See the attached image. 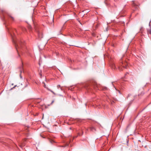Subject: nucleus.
Segmentation results:
<instances>
[{
    "instance_id": "4468645a",
    "label": "nucleus",
    "mask_w": 151,
    "mask_h": 151,
    "mask_svg": "<svg viewBox=\"0 0 151 151\" xmlns=\"http://www.w3.org/2000/svg\"><path fill=\"white\" fill-rule=\"evenodd\" d=\"M60 85H58L57 86V88H60Z\"/></svg>"
},
{
    "instance_id": "9b49d317",
    "label": "nucleus",
    "mask_w": 151,
    "mask_h": 151,
    "mask_svg": "<svg viewBox=\"0 0 151 151\" xmlns=\"http://www.w3.org/2000/svg\"><path fill=\"white\" fill-rule=\"evenodd\" d=\"M112 68L113 69H115L116 68V66L115 64H112Z\"/></svg>"
},
{
    "instance_id": "f03ea898",
    "label": "nucleus",
    "mask_w": 151,
    "mask_h": 151,
    "mask_svg": "<svg viewBox=\"0 0 151 151\" xmlns=\"http://www.w3.org/2000/svg\"><path fill=\"white\" fill-rule=\"evenodd\" d=\"M15 44L16 50L17 51L18 54H19V51H21V49L22 48V45L23 44V43H22V42L19 41L18 43H15Z\"/></svg>"
},
{
    "instance_id": "2eb2a0df",
    "label": "nucleus",
    "mask_w": 151,
    "mask_h": 151,
    "mask_svg": "<svg viewBox=\"0 0 151 151\" xmlns=\"http://www.w3.org/2000/svg\"><path fill=\"white\" fill-rule=\"evenodd\" d=\"M60 89L61 91H63V89L62 88V87H60Z\"/></svg>"
},
{
    "instance_id": "9d476101",
    "label": "nucleus",
    "mask_w": 151,
    "mask_h": 151,
    "mask_svg": "<svg viewBox=\"0 0 151 151\" xmlns=\"http://www.w3.org/2000/svg\"><path fill=\"white\" fill-rule=\"evenodd\" d=\"M22 71H23V67H22V66L20 68V76L21 77V78H22V77L21 76V73L22 72Z\"/></svg>"
},
{
    "instance_id": "39448f33",
    "label": "nucleus",
    "mask_w": 151,
    "mask_h": 151,
    "mask_svg": "<svg viewBox=\"0 0 151 151\" xmlns=\"http://www.w3.org/2000/svg\"><path fill=\"white\" fill-rule=\"evenodd\" d=\"M42 84H43V86L45 88H46L47 90L50 91L52 93L54 94L55 95L56 94L55 93L53 92V91H52V90L49 89V88H48L46 86L45 84V83L44 82H42Z\"/></svg>"
},
{
    "instance_id": "ddd939ff",
    "label": "nucleus",
    "mask_w": 151,
    "mask_h": 151,
    "mask_svg": "<svg viewBox=\"0 0 151 151\" xmlns=\"http://www.w3.org/2000/svg\"><path fill=\"white\" fill-rule=\"evenodd\" d=\"M82 134H80V133H78V135H77V136H75V137H74V138H76V137H77L78 136H81L82 135Z\"/></svg>"
},
{
    "instance_id": "1a4fd4ad",
    "label": "nucleus",
    "mask_w": 151,
    "mask_h": 151,
    "mask_svg": "<svg viewBox=\"0 0 151 151\" xmlns=\"http://www.w3.org/2000/svg\"><path fill=\"white\" fill-rule=\"evenodd\" d=\"M147 32L148 34L151 35V26H150V29H147Z\"/></svg>"
},
{
    "instance_id": "0eeeda50",
    "label": "nucleus",
    "mask_w": 151,
    "mask_h": 151,
    "mask_svg": "<svg viewBox=\"0 0 151 151\" xmlns=\"http://www.w3.org/2000/svg\"><path fill=\"white\" fill-rule=\"evenodd\" d=\"M8 16L9 17H10L13 20V21H14V17H13L11 15V14H7Z\"/></svg>"
},
{
    "instance_id": "20e7f679",
    "label": "nucleus",
    "mask_w": 151,
    "mask_h": 151,
    "mask_svg": "<svg viewBox=\"0 0 151 151\" xmlns=\"http://www.w3.org/2000/svg\"><path fill=\"white\" fill-rule=\"evenodd\" d=\"M8 31L10 33H13L14 35H15V32H17V30H16V29H8Z\"/></svg>"
},
{
    "instance_id": "dca6fc26",
    "label": "nucleus",
    "mask_w": 151,
    "mask_h": 151,
    "mask_svg": "<svg viewBox=\"0 0 151 151\" xmlns=\"http://www.w3.org/2000/svg\"><path fill=\"white\" fill-rule=\"evenodd\" d=\"M150 23H149V26H150Z\"/></svg>"
},
{
    "instance_id": "7ed1b4c3",
    "label": "nucleus",
    "mask_w": 151,
    "mask_h": 151,
    "mask_svg": "<svg viewBox=\"0 0 151 151\" xmlns=\"http://www.w3.org/2000/svg\"><path fill=\"white\" fill-rule=\"evenodd\" d=\"M35 29L37 33L39 38H42V30L40 29L38 27H37V26H35Z\"/></svg>"
},
{
    "instance_id": "f257e3e1",
    "label": "nucleus",
    "mask_w": 151,
    "mask_h": 151,
    "mask_svg": "<svg viewBox=\"0 0 151 151\" xmlns=\"http://www.w3.org/2000/svg\"><path fill=\"white\" fill-rule=\"evenodd\" d=\"M128 64L127 62L126 61L125 59L123 57L122 58L119 60V65L118 66L119 70L120 71L123 70V68L122 67L127 68Z\"/></svg>"
},
{
    "instance_id": "f3484780",
    "label": "nucleus",
    "mask_w": 151,
    "mask_h": 151,
    "mask_svg": "<svg viewBox=\"0 0 151 151\" xmlns=\"http://www.w3.org/2000/svg\"><path fill=\"white\" fill-rule=\"evenodd\" d=\"M115 6L116 7V6L115 5Z\"/></svg>"
},
{
    "instance_id": "6e6552de",
    "label": "nucleus",
    "mask_w": 151,
    "mask_h": 151,
    "mask_svg": "<svg viewBox=\"0 0 151 151\" xmlns=\"http://www.w3.org/2000/svg\"><path fill=\"white\" fill-rule=\"evenodd\" d=\"M26 139H25V140H24V141H25ZM24 141H24L23 142H22V143L21 144V145H20V147H21L22 148V147H23V146H25V144Z\"/></svg>"
},
{
    "instance_id": "f8f14e48",
    "label": "nucleus",
    "mask_w": 151,
    "mask_h": 151,
    "mask_svg": "<svg viewBox=\"0 0 151 151\" xmlns=\"http://www.w3.org/2000/svg\"><path fill=\"white\" fill-rule=\"evenodd\" d=\"M90 129L91 130L93 131L96 130L95 128L94 127H91V128Z\"/></svg>"
},
{
    "instance_id": "423d86ee",
    "label": "nucleus",
    "mask_w": 151,
    "mask_h": 151,
    "mask_svg": "<svg viewBox=\"0 0 151 151\" xmlns=\"http://www.w3.org/2000/svg\"><path fill=\"white\" fill-rule=\"evenodd\" d=\"M100 88H101V89H102V90H108V88L106 87H100Z\"/></svg>"
}]
</instances>
